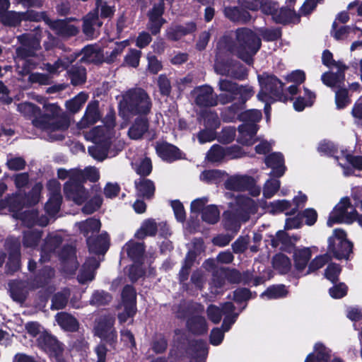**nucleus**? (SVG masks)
Returning <instances> with one entry per match:
<instances>
[{"instance_id":"16","label":"nucleus","mask_w":362,"mask_h":362,"mask_svg":"<svg viewBox=\"0 0 362 362\" xmlns=\"http://www.w3.org/2000/svg\"><path fill=\"white\" fill-rule=\"evenodd\" d=\"M350 207V202L348 198H343L330 213L327 220V226L332 227L334 223L342 222H351L352 213L348 209Z\"/></svg>"},{"instance_id":"41","label":"nucleus","mask_w":362,"mask_h":362,"mask_svg":"<svg viewBox=\"0 0 362 362\" xmlns=\"http://www.w3.org/2000/svg\"><path fill=\"white\" fill-rule=\"evenodd\" d=\"M59 325L64 330L69 332L76 331L78 323L76 318L66 313H59L56 315Z\"/></svg>"},{"instance_id":"21","label":"nucleus","mask_w":362,"mask_h":362,"mask_svg":"<svg viewBox=\"0 0 362 362\" xmlns=\"http://www.w3.org/2000/svg\"><path fill=\"white\" fill-rule=\"evenodd\" d=\"M240 68V66L238 63L228 59L225 61L221 59L219 57H217L214 65V69L217 74L232 76L239 79L243 78L245 75L243 72H238V69Z\"/></svg>"},{"instance_id":"55","label":"nucleus","mask_w":362,"mask_h":362,"mask_svg":"<svg viewBox=\"0 0 362 362\" xmlns=\"http://www.w3.org/2000/svg\"><path fill=\"white\" fill-rule=\"evenodd\" d=\"M18 110L25 117L29 118L40 119V110L30 103H23L18 105Z\"/></svg>"},{"instance_id":"35","label":"nucleus","mask_w":362,"mask_h":362,"mask_svg":"<svg viewBox=\"0 0 362 362\" xmlns=\"http://www.w3.org/2000/svg\"><path fill=\"white\" fill-rule=\"evenodd\" d=\"M336 159L339 164L344 169V174L348 175L346 168L351 165L358 169L362 170V157L353 156L346 151H341V156H336Z\"/></svg>"},{"instance_id":"48","label":"nucleus","mask_w":362,"mask_h":362,"mask_svg":"<svg viewBox=\"0 0 362 362\" xmlns=\"http://www.w3.org/2000/svg\"><path fill=\"white\" fill-rule=\"evenodd\" d=\"M147 130V121L144 119H136L129 129L128 135L132 139H139Z\"/></svg>"},{"instance_id":"51","label":"nucleus","mask_w":362,"mask_h":362,"mask_svg":"<svg viewBox=\"0 0 362 362\" xmlns=\"http://www.w3.org/2000/svg\"><path fill=\"white\" fill-rule=\"evenodd\" d=\"M158 226L153 219L144 221L140 228L137 230L136 236L142 239L147 235H154L157 231Z\"/></svg>"},{"instance_id":"53","label":"nucleus","mask_w":362,"mask_h":362,"mask_svg":"<svg viewBox=\"0 0 362 362\" xmlns=\"http://www.w3.org/2000/svg\"><path fill=\"white\" fill-rule=\"evenodd\" d=\"M187 326L194 333L202 334L207 330V325L204 317L196 315L188 320Z\"/></svg>"},{"instance_id":"32","label":"nucleus","mask_w":362,"mask_h":362,"mask_svg":"<svg viewBox=\"0 0 362 362\" xmlns=\"http://www.w3.org/2000/svg\"><path fill=\"white\" fill-rule=\"evenodd\" d=\"M87 243L89 251L94 255H104L108 248V235L102 233L97 239L88 237Z\"/></svg>"},{"instance_id":"61","label":"nucleus","mask_w":362,"mask_h":362,"mask_svg":"<svg viewBox=\"0 0 362 362\" xmlns=\"http://www.w3.org/2000/svg\"><path fill=\"white\" fill-rule=\"evenodd\" d=\"M69 74L72 84L75 86L82 84L86 81V74L83 67H73Z\"/></svg>"},{"instance_id":"31","label":"nucleus","mask_w":362,"mask_h":362,"mask_svg":"<svg viewBox=\"0 0 362 362\" xmlns=\"http://www.w3.org/2000/svg\"><path fill=\"white\" fill-rule=\"evenodd\" d=\"M81 61L83 62L98 63L104 61V54L100 45H88L83 48L81 53Z\"/></svg>"},{"instance_id":"56","label":"nucleus","mask_w":362,"mask_h":362,"mask_svg":"<svg viewBox=\"0 0 362 362\" xmlns=\"http://www.w3.org/2000/svg\"><path fill=\"white\" fill-rule=\"evenodd\" d=\"M220 216V211L215 205H209L202 210V220L208 223H216Z\"/></svg>"},{"instance_id":"4","label":"nucleus","mask_w":362,"mask_h":362,"mask_svg":"<svg viewBox=\"0 0 362 362\" xmlns=\"http://www.w3.org/2000/svg\"><path fill=\"white\" fill-rule=\"evenodd\" d=\"M44 108L46 114L40 116V119H33V124L46 131L52 139H62V132L69 125L68 119L65 117H60L61 110L55 103H45Z\"/></svg>"},{"instance_id":"27","label":"nucleus","mask_w":362,"mask_h":362,"mask_svg":"<svg viewBox=\"0 0 362 362\" xmlns=\"http://www.w3.org/2000/svg\"><path fill=\"white\" fill-rule=\"evenodd\" d=\"M99 259L95 257L86 260L78 275V280L81 284L91 281L95 277V271L99 267Z\"/></svg>"},{"instance_id":"29","label":"nucleus","mask_w":362,"mask_h":362,"mask_svg":"<svg viewBox=\"0 0 362 362\" xmlns=\"http://www.w3.org/2000/svg\"><path fill=\"white\" fill-rule=\"evenodd\" d=\"M156 149L159 157L168 162H173L182 158L180 150L168 143L158 144Z\"/></svg>"},{"instance_id":"12","label":"nucleus","mask_w":362,"mask_h":362,"mask_svg":"<svg viewBox=\"0 0 362 362\" xmlns=\"http://www.w3.org/2000/svg\"><path fill=\"white\" fill-rule=\"evenodd\" d=\"M235 307L230 302H227L221 305V308L211 305L207 308V315L209 320L215 324H218L225 315L222 327L225 332H228L231 325L235 322L238 314L234 313Z\"/></svg>"},{"instance_id":"39","label":"nucleus","mask_w":362,"mask_h":362,"mask_svg":"<svg viewBox=\"0 0 362 362\" xmlns=\"http://www.w3.org/2000/svg\"><path fill=\"white\" fill-rule=\"evenodd\" d=\"M274 21L279 23H298L300 16L291 8H281L279 12L274 16Z\"/></svg>"},{"instance_id":"36","label":"nucleus","mask_w":362,"mask_h":362,"mask_svg":"<svg viewBox=\"0 0 362 362\" xmlns=\"http://www.w3.org/2000/svg\"><path fill=\"white\" fill-rule=\"evenodd\" d=\"M62 243V238L59 235H50L45 240V243L41 250L40 261L46 262L49 257L51 252H54Z\"/></svg>"},{"instance_id":"49","label":"nucleus","mask_w":362,"mask_h":362,"mask_svg":"<svg viewBox=\"0 0 362 362\" xmlns=\"http://www.w3.org/2000/svg\"><path fill=\"white\" fill-rule=\"evenodd\" d=\"M288 291L284 285H274L269 287L261 296L264 299L271 300L285 297Z\"/></svg>"},{"instance_id":"37","label":"nucleus","mask_w":362,"mask_h":362,"mask_svg":"<svg viewBox=\"0 0 362 362\" xmlns=\"http://www.w3.org/2000/svg\"><path fill=\"white\" fill-rule=\"evenodd\" d=\"M330 350L322 344L317 343L314 346V351L310 354L305 362H327L330 358Z\"/></svg>"},{"instance_id":"24","label":"nucleus","mask_w":362,"mask_h":362,"mask_svg":"<svg viewBox=\"0 0 362 362\" xmlns=\"http://www.w3.org/2000/svg\"><path fill=\"white\" fill-rule=\"evenodd\" d=\"M101 117L98 101L90 102L86 110L83 118L77 123V128L82 130L95 124Z\"/></svg>"},{"instance_id":"57","label":"nucleus","mask_w":362,"mask_h":362,"mask_svg":"<svg viewBox=\"0 0 362 362\" xmlns=\"http://www.w3.org/2000/svg\"><path fill=\"white\" fill-rule=\"evenodd\" d=\"M88 100V95L85 93H80L74 98L66 103L67 109L75 113L77 112Z\"/></svg>"},{"instance_id":"7","label":"nucleus","mask_w":362,"mask_h":362,"mask_svg":"<svg viewBox=\"0 0 362 362\" xmlns=\"http://www.w3.org/2000/svg\"><path fill=\"white\" fill-rule=\"evenodd\" d=\"M18 195L9 197L6 200H0V214H6L7 211L13 212V217L21 219L23 224L28 227L37 224L40 226H45L49 223V219L45 216L37 218V213L35 211H25L23 213H18L22 208V203Z\"/></svg>"},{"instance_id":"2","label":"nucleus","mask_w":362,"mask_h":362,"mask_svg":"<svg viewBox=\"0 0 362 362\" xmlns=\"http://www.w3.org/2000/svg\"><path fill=\"white\" fill-rule=\"evenodd\" d=\"M23 19L33 21L43 20L57 35L62 37L75 35L78 32L76 26L69 24L66 21H52L43 13H38L33 11H29L26 13L10 11L2 16L1 21L4 25H16Z\"/></svg>"},{"instance_id":"34","label":"nucleus","mask_w":362,"mask_h":362,"mask_svg":"<svg viewBox=\"0 0 362 362\" xmlns=\"http://www.w3.org/2000/svg\"><path fill=\"white\" fill-rule=\"evenodd\" d=\"M247 7L252 11H257L260 8L262 13L267 15H271L273 19L274 16H276L279 12V5L277 2L271 0H262L259 5L257 2L248 3Z\"/></svg>"},{"instance_id":"13","label":"nucleus","mask_w":362,"mask_h":362,"mask_svg":"<svg viewBox=\"0 0 362 362\" xmlns=\"http://www.w3.org/2000/svg\"><path fill=\"white\" fill-rule=\"evenodd\" d=\"M222 117L226 122H233L238 118L245 122L244 124H256L262 118V112L257 110H249L240 113L239 108L233 105L223 112Z\"/></svg>"},{"instance_id":"14","label":"nucleus","mask_w":362,"mask_h":362,"mask_svg":"<svg viewBox=\"0 0 362 362\" xmlns=\"http://www.w3.org/2000/svg\"><path fill=\"white\" fill-rule=\"evenodd\" d=\"M114 318L112 316H104L98 319L95 327V333L110 345L115 343L117 333L113 328Z\"/></svg>"},{"instance_id":"6","label":"nucleus","mask_w":362,"mask_h":362,"mask_svg":"<svg viewBox=\"0 0 362 362\" xmlns=\"http://www.w3.org/2000/svg\"><path fill=\"white\" fill-rule=\"evenodd\" d=\"M236 44L234 47H230V51L246 63L251 64L252 56L260 47V39L247 28L238 29L236 31Z\"/></svg>"},{"instance_id":"33","label":"nucleus","mask_w":362,"mask_h":362,"mask_svg":"<svg viewBox=\"0 0 362 362\" xmlns=\"http://www.w3.org/2000/svg\"><path fill=\"white\" fill-rule=\"evenodd\" d=\"M59 256L64 262V269L67 272L72 273L76 269L78 262L76 259L75 249L72 246L64 247Z\"/></svg>"},{"instance_id":"58","label":"nucleus","mask_w":362,"mask_h":362,"mask_svg":"<svg viewBox=\"0 0 362 362\" xmlns=\"http://www.w3.org/2000/svg\"><path fill=\"white\" fill-rule=\"evenodd\" d=\"M69 296L70 292L68 289H64L62 292L55 294L52 300V308L55 310L64 308Z\"/></svg>"},{"instance_id":"25","label":"nucleus","mask_w":362,"mask_h":362,"mask_svg":"<svg viewBox=\"0 0 362 362\" xmlns=\"http://www.w3.org/2000/svg\"><path fill=\"white\" fill-rule=\"evenodd\" d=\"M257 130V124H243L240 125L238 128V142L246 146L252 145L257 141L256 134Z\"/></svg>"},{"instance_id":"18","label":"nucleus","mask_w":362,"mask_h":362,"mask_svg":"<svg viewBox=\"0 0 362 362\" xmlns=\"http://www.w3.org/2000/svg\"><path fill=\"white\" fill-rule=\"evenodd\" d=\"M192 94L195 98L196 103L199 106L211 107L218 105L216 95L214 93L212 87L204 85L195 88Z\"/></svg>"},{"instance_id":"46","label":"nucleus","mask_w":362,"mask_h":362,"mask_svg":"<svg viewBox=\"0 0 362 362\" xmlns=\"http://www.w3.org/2000/svg\"><path fill=\"white\" fill-rule=\"evenodd\" d=\"M315 99V95L308 88H304V95L299 96L293 103L294 109L296 111H303L305 107L311 106Z\"/></svg>"},{"instance_id":"22","label":"nucleus","mask_w":362,"mask_h":362,"mask_svg":"<svg viewBox=\"0 0 362 362\" xmlns=\"http://www.w3.org/2000/svg\"><path fill=\"white\" fill-rule=\"evenodd\" d=\"M37 344L50 356L54 354L57 355L60 351H63L64 350L62 344L47 332L42 333L40 337H38Z\"/></svg>"},{"instance_id":"45","label":"nucleus","mask_w":362,"mask_h":362,"mask_svg":"<svg viewBox=\"0 0 362 362\" xmlns=\"http://www.w3.org/2000/svg\"><path fill=\"white\" fill-rule=\"evenodd\" d=\"M250 177L244 175L232 176L225 183L226 187L231 190H243L250 182Z\"/></svg>"},{"instance_id":"42","label":"nucleus","mask_w":362,"mask_h":362,"mask_svg":"<svg viewBox=\"0 0 362 362\" xmlns=\"http://www.w3.org/2000/svg\"><path fill=\"white\" fill-rule=\"evenodd\" d=\"M196 26L193 23H187L185 25L171 27L168 30V36L173 40H177L182 36L195 30Z\"/></svg>"},{"instance_id":"3","label":"nucleus","mask_w":362,"mask_h":362,"mask_svg":"<svg viewBox=\"0 0 362 362\" xmlns=\"http://www.w3.org/2000/svg\"><path fill=\"white\" fill-rule=\"evenodd\" d=\"M151 106L147 93L141 88H134L122 95L119 103V114L127 121L132 115L148 114Z\"/></svg>"},{"instance_id":"1","label":"nucleus","mask_w":362,"mask_h":362,"mask_svg":"<svg viewBox=\"0 0 362 362\" xmlns=\"http://www.w3.org/2000/svg\"><path fill=\"white\" fill-rule=\"evenodd\" d=\"M104 122L103 126L96 127L85 135L86 139L94 143V145L88 147V152L98 160H103L108 156H115L124 146V142L119 140L113 132L115 126V114L109 112Z\"/></svg>"},{"instance_id":"20","label":"nucleus","mask_w":362,"mask_h":362,"mask_svg":"<svg viewBox=\"0 0 362 362\" xmlns=\"http://www.w3.org/2000/svg\"><path fill=\"white\" fill-rule=\"evenodd\" d=\"M315 247L296 248L293 252L294 267L297 274L305 276L307 274V267L309 260L312 257V250Z\"/></svg>"},{"instance_id":"47","label":"nucleus","mask_w":362,"mask_h":362,"mask_svg":"<svg viewBox=\"0 0 362 362\" xmlns=\"http://www.w3.org/2000/svg\"><path fill=\"white\" fill-rule=\"evenodd\" d=\"M128 256L135 262H139L142 257L144 247L142 243L129 241L124 246Z\"/></svg>"},{"instance_id":"60","label":"nucleus","mask_w":362,"mask_h":362,"mask_svg":"<svg viewBox=\"0 0 362 362\" xmlns=\"http://www.w3.org/2000/svg\"><path fill=\"white\" fill-rule=\"evenodd\" d=\"M226 156V148L214 145L207 153V158L211 162H219Z\"/></svg>"},{"instance_id":"38","label":"nucleus","mask_w":362,"mask_h":362,"mask_svg":"<svg viewBox=\"0 0 362 362\" xmlns=\"http://www.w3.org/2000/svg\"><path fill=\"white\" fill-rule=\"evenodd\" d=\"M76 58V56L71 55L69 57H63L58 59L54 64L47 63L44 64L43 69L49 72V74L56 75L65 70L69 65Z\"/></svg>"},{"instance_id":"15","label":"nucleus","mask_w":362,"mask_h":362,"mask_svg":"<svg viewBox=\"0 0 362 362\" xmlns=\"http://www.w3.org/2000/svg\"><path fill=\"white\" fill-rule=\"evenodd\" d=\"M136 291L132 286H126L122 293V305L124 312L119 314V320L121 322H127L128 318L132 317L136 311Z\"/></svg>"},{"instance_id":"5","label":"nucleus","mask_w":362,"mask_h":362,"mask_svg":"<svg viewBox=\"0 0 362 362\" xmlns=\"http://www.w3.org/2000/svg\"><path fill=\"white\" fill-rule=\"evenodd\" d=\"M235 213L226 212L223 214L226 228L229 230L237 231L240 222H245L250 215L256 213L257 205L255 201L244 195H238L235 199Z\"/></svg>"},{"instance_id":"62","label":"nucleus","mask_w":362,"mask_h":362,"mask_svg":"<svg viewBox=\"0 0 362 362\" xmlns=\"http://www.w3.org/2000/svg\"><path fill=\"white\" fill-rule=\"evenodd\" d=\"M41 231L37 229L29 230L24 233L23 245L27 247H33L37 245L41 238Z\"/></svg>"},{"instance_id":"17","label":"nucleus","mask_w":362,"mask_h":362,"mask_svg":"<svg viewBox=\"0 0 362 362\" xmlns=\"http://www.w3.org/2000/svg\"><path fill=\"white\" fill-rule=\"evenodd\" d=\"M49 199L45 204V210L49 216H54L59 210L62 195L60 193V184L56 180L48 182Z\"/></svg>"},{"instance_id":"43","label":"nucleus","mask_w":362,"mask_h":362,"mask_svg":"<svg viewBox=\"0 0 362 362\" xmlns=\"http://www.w3.org/2000/svg\"><path fill=\"white\" fill-rule=\"evenodd\" d=\"M344 71L337 69L336 74L325 73L322 76V81L329 87L339 88L344 81Z\"/></svg>"},{"instance_id":"26","label":"nucleus","mask_w":362,"mask_h":362,"mask_svg":"<svg viewBox=\"0 0 362 362\" xmlns=\"http://www.w3.org/2000/svg\"><path fill=\"white\" fill-rule=\"evenodd\" d=\"M267 166L272 169L271 175L281 177L286 170L284 158L281 153H273L265 158Z\"/></svg>"},{"instance_id":"8","label":"nucleus","mask_w":362,"mask_h":362,"mask_svg":"<svg viewBox=\"0 0 362 362\" xmlns=\"http://www.w3.org/2000/svg\"><path fill=\"white\" fill-rule=\"evenodd\" d=\"M21 40L23 45L16 49V63L19 72L26 74L35 66V63L28 57L33 56L35 51L40 48V39L26 34L21 36Z\"/></svg>"},{"instance_id":"44","label":"nucleus","mask_w":362,"mask_h":362,"mask_svg":"<svg viewBox=\"0 0 362 362\" xmlns=\"http://www.w3.org/2000/svg\"><path fill=\"white\" fill-rule=\"evenodd\" d=\"M135 184L139 197L148 199L153 195L155 187L151 180L140 178L139 182H136Z\"/></svg>"},{"instance_id":"54","label":"nucleus","mask_w":362,"mask_h":362,"mask_svg":"<svg viewBox=\"0 0 362 362\" xmlns=\"http://www.w3.org/2000/svg\"><path fill=\"white\" fill-rule=\"evenodd\" d=\"M273 267L280 273H287L291 267V263L289 258L283 254L276 255L273 258Z\"/></svg>"},{"instance_id":"9","label":"nucleus","mask_w":362,"mask_h":362,"mask_svg":"<svg viewBox=\"0 0 362 362\" xmlns=\"http://www.w3.org/2000/svg\"><path fill=\"white\" fill-rule=\"evenodd\" d=\"M259 81L261 86V90L257 95L258 98L266 103L264 111L267 119L270 111L269 104V100L286 101L288 98L283 93V83L276 77L273 76H259Z\"/></svg>"},{"instance_id":"50","label":"nucleus","mask_w":362,"mask_h":362,"mask_svg":"<svg viewBox=\"0 0 362 362\" xmlns=\"http://www.w3.org/2000/svg\"><path fill=\"white\" fill-rule=\"evenodd\" d=\"M76 226L85 236H88L89 233L92 234L99 230L100 222L95 218H89L86 221L77 223Z\"/></svg>"},{"instance_id":"63","label":"nucleus","mask_w":362,"mask_h":362,"mask_svg":"<svg viewBox=\"0 0 362 362\" xmlns=\"http://www.w3.org/2000/svg\"><path fill=\"white\" fill-rule=\"evenodd\" d=\"M81 175L78 177V182L82 185V182L86 180L95 182L99 179V172L97 168L88 167L83 170H81Z\"/></svg>"},{"instance_id":"52","label":"nucleus","mask_w":362,"mask_h":362,"mask_svg":"<svg viewBox=\"0 0 362 362\" xmlns=\"http://www.w3.org/2000/svg\"><path fill=\"white\" fill-rule=\"evenodd\" d=\"M262 208L265 209L267 212L270 214H277L288 210L291 206V203L285 199L277 200L269 204H262Z\"/></svg>"},{"instance_id":"11","label":"nucleus","mask_w":362,"mask_h":362,"mask_svg":"<svg viewBox=\"0 0 362 362\" xmlns=\"http://www.w3.org/2000/svg\"><path fill=\"white\" fill-rule=\"evenodd\" d=\"M352 243L346 238V233L341 229L334 230L333 235L328 239L329 253L337 259H348L352 252Z\"/></svg>"},{"instance_id":"30","label":"nucleus","mask_w":362,"mask_h":362,"mask_svg":"<svg viewBox=\"0 0 362 362\" xmlns=\"http://www.w3.org/2000/svg\"><path fill=\"white\" fill-rule=\"evenodd\" d=\"M6 244L11 250L7 267L9 272H13L20 267V243L17 239L9 238L7 240Z\"/></svg>"},{"instance_id":"19","label":"nucleus","mask_w":362,"mask_h":362,"mask_svg":"<svg viewBox=\"0 0 362 362\" xmlns=\"http://www.w3.org/2000/svg\"><path fill=\"white\" fill-rule=\"evenodd\" d=\"M220 93L216 95L218 104L223 105L237 99L238 83L227 79H221L218 83Z\"/></svg>"},{"instance_id":"40","label":"nucleus","mask_w":362,"mask_h":362,"mask_svg":"<svg viewBox=\"0 0 362 362\" xmlns=\"http://www.w3.org/2000/svg\"><path fill=\"white\" fill-rule=\"evenodd\" d=\"M101 25L98 15L90 13L84 18L83 32L87 37L93 38L96 35L95 28L100 27Z\"/></svg>"},{"instance_id":"64","label":"nucleus","mask_w":362,"mask_h":362,"mask_svg":"<svg viewBox=\"0 0 362 362\" xmlns=\"http://www.w3.org/2000/svg\"><path fill=\"white\" fill-rule=\"evenodd\" d=\"M280 181L276 179H270L264 185L263 194L266 198H271L279 189Z\"/></svg>"},{"instance_id":"59","label":"nucleus","mask_w":362,"mask_h":362,"mask_svg":"<svg viewBox=\"0 0 362 362\" xmlns=\"http://www.w3.org/2000/svg\"><path fill=\"white\" fill-rule=\"evenodd\" d=\"M354 27L349 26H341L340 28L337 27V23L334 22L332 25V35L337 40H346L349 35L354 33L353 28Z\"/></svg>"},{"instance_id":"23","label":"nucleus","mask_w":362,"mask_h":362,"mask_svg":"<svg viewBox=\"0 0 362 362\" xmlns=\"http://www.w3.org/2000/svg\"><path fill=\"white\" fill-rule=\"evenodd\" d=\"M240 276L238 272L236 270H226L223 269H220L216 274H214L212 280V286L215 288L214 291H212L214 293H218V288H222L226 281L230 283H236L240 281Z\"/></svg>"},{"instance_id":"10","label":"nucleus","mask_w":362,"mask_h":362,"mask_svg":"<svg viewBox=\"0 0 362 362\" xmlns=\"http://www.w3.org/2000/svg\"><path fill=\"white\" fill-rule=\"evenodd\" d=\"M58 177L62 180L69 178V181L64 185L66 196L77 204H81L88 197V192L78 182V177L81 175V170L72 169L66 170L59 169L57 172Z\"/></svg>"},{"instance_id":"28","label":"nucleus","mask_w":362,"mask_h":362,"mask_svg":"<svg viewBox=\"0 0 362 362\" xmlns=\"http://www.w3.org/2000/svg\"><path fill=\"white\" fill-rule=\"evenodd\" d=\"M163 10V3H160L158 5L154 6L148 13V28L153 35L159 33L161 26L165 22L161 17Z\"/></svg>"}]
</instances>
